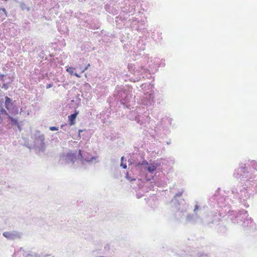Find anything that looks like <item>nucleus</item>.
<instances>
[{
    "label": "nucleus",
    "mask_w": 257,
    "mask_h": 257,
    "mask_svg": "<svg viewBox=\"0 0 257 257\" xmlns=\"http://www.w3.org/2000/svg\"><path fill=\"white\" fill-rule=\"evenodd\" d=\"M10 113H12L14 115H16L18 113V108L15 105H14L11 108L10 111H9Z\"/></svg>",
    "instance_id": "nucleus-12"
},
{
    "label": "nucleus",
    "mask_w": 257,
    "mask_h": 257,
    "mask_svg": "<svg viewBox=\"0 0 257 257\" xmlns=\"http://www.w3.org/2000/svg\"><path fill=\"white\" fill-rule=\"evenodd\" d=\"M198 208H199L198 205L196 204V205L195 206V208H194V212H196V211L198 209Z\"/></svg>",
    "instance_id": "nucleus-26"
},
{
    "label": "nucleus",
    "mask_w": 257,
    "mask_h": 257,
    "mask_svg": "<svg viewBox=\"0 0 257 257\" xmlns=\"http://www.w3.org/2000/svg\"><path fill=\"white\" fill-rule=\"evenodd\" d=\"M67 127L66 124H62L61 125V128H62L63 129L64 131H66V127Z\"/></svg>",
    "instance_id": "nucleus-24"
},
{
    "label": "nucleus",
    "mask_w": 257,
    "mask_h": 257,
    "mask_svg": "<svg viewBox=\"0 0 257 257\" xmlns=\"http://www.w3.org/2000/svg\"><path fill=\"white\" fill-rule=\"evenodd\" d=\"M90 66V64H88L87 66L85 67V68L84 69V70L82 71V72H84L86 70H87L88 68V67Z\"/></svg>",
    "instance_id": "nucleus-28"
},
{
    "label": "nucleus",
    "mask_w": 257,
    "mask_h": 257,
    "mask_svg": "<svg viewBox=\"0 0 257 257\" xmlns=\"http://www.w3.org/2000/svg\"><path fill=\"white\" fill-rule=\"evenodd\" d=\"M34 257H42V255L39 253L34 252Z\"/></svg>",
    "instance_id": "nucleus-25"
},
{
    "label": "nucleus",
    "mask_w": 257,
    "mask_h": 257,
    "mask_svg": "<svg viewBox=\"0 0 257 257\" xmlns=\"http://www.w3.org/2000/svg\"><path fill=\"white\" fill-rule=\"evenodd\" d=\"M157 169V165L153 164H149L146 170L150 173H154Z\"/></svg>",
    "instance_id": "nucleus-9"
},
{
    "label": "nucleus",
    "mask_w": 257,
    "mask_h": 257,
    "mask_svg": "<svg viewBox=\"0 0 257 257\" xmlns=\"http://www.w3.org/2000/svg\"><path fill=\"white\" fill-rule=\"evenodd\" d=\"M24 255H25V254H24ZM25 256L26 257H34V253H27V254H25Z\"/></svg>",
    "instance_id": "nucleus-23"
},
{
    "label": "nucleus",
    "mask_w": 257,
    "mask_h": 257,
    "mask_svg": "<svg viewBox=\"0 0 257 257\" xmlns=\"http://www.w3.org/2000/svg\"><path fill=\"white\" fill-rule=\"evenodd\" d=\"M53 85V83H50L49 84H48L47 85H46V89H49L50 88H51Z\"/></svg>",
    "instance_id": "nucleus-22"
},
{
    "label": "nucleus",
    "mask_w": 257,
    "mask_h": 257,
    "mask_svg": "<svg viewBox=\"0 0 257 257\" xmlns=\"http://www.w3.org/2000/svg\"><path fill=\"white\" fill-rule=\"evenodd\" d=\"M146 180L147 181H149L151 180V178H148L146 179Z\"/></svg>",
    "instance_id": "nucleus-34"
},
{
    "label": "nucleus",
    "mask_w": 257,
    "mask_h": 257,
    "mask_svg": "<svg viewBox=\"0 0 257 257\" xmlns=\"http://www.w3.org/2000/svg\"><path fill=\"white\" fill-rule=\"evenodd\" d=\"M3 235L8 240H14L21 238L23 233L16 230H13L4 232L3 233Z\"/></svg>",
    "instance_id": "nucleus-3"
},
{
    "label": "nucleus",
    "mask_w": 257,
    "mask_h": 257,
    "mask_svg": "<svg viewBox=\"0 0 257 257\" xmlns=\"http://www.w3.org/2000/svg\"><path fill=\"white\" fill-rule=\"evenodd\" d=\"M183 193V191H182L176 193L171 201V203L172 206H174L176 209H179L180 208L179 206L181 204H182L184 201L183 199H178L179 197H180L182 195Z\"/></svg>",
    "instance_id": "nucleus-4"
},
{
    "label": "nucleus",
    "mask_w": 257,
    "mask_h": 257,
    "mask_svg": "<svg viewBox=\"0 0 257 257\" xmlns=\"http://www.w3.org/2000/svg\"><path fill=\"white\" fill-rule=\"evenodd\" d=\"M0 11H2L3 12H4L6 16L8 17V13H7V11H6L5 8H0Z\"/></svg>",
    "instance_id": "nucleus-19"
},
{
    "label": "nucleus",
    "mask_w": 257,
    "mask_h": 257,
    "mask_svg": "<svg viewBox=\"0 0 257 257\" xmlns=\"http://www.w3.org/2000/svg\"><path fill=\"white\" fill-rule=\"evenodd\" d=\"M177 213H176V215H180V213H182V216H185V214H184V212H183L182 211L180 212L179 211H178V209H177ZM181 218H183V216H181Z\"/></svg>",
    "instance_id": "nucleus-21"
},
{
    "label": "nucleus",
    "mask_w": 257,
    "mask_h": 257,
    "mask_svg": "<svg viewBox=\"0 0 257 257\" xmlns=\"http://www.w3.org/2000/svg\"><path fill=\"white\" fill-rule=\"evenodd\" d=\"M74 75H75L77 77H80V75H79L77 73H75L74 74Z\"/></svg>",
    "instance_id": "nucleus-33"
},
{
    "label": "nucleus",
    "mask_w": 257,
    "mask_h": 257,
    "mask_svg": "<svg viewBox=\"0 0 257 257\" xmlns=\"http://www.w3.org/2000/svg\"><path fill=\"white\" fill-rule=\"evenodd\" d=\"M78 137H79V138H81L80 134V135H79V134H78Z\"/></svg>",
    "instance_id": "nucleus-35"
},
{
    "label": "nucleus",
    "mask_w": 257,
    "mask_h": 257,
    "mask_svg": "<svg viewBox=\"0 0 257 257\" xmlns=\"http://www.w3.org/2000/svg\"><path fill=\"white\" fill-rule=\"evenodd\" d=\"M77 159L80 160L82 165L84 164L86 158H84L82 154V151L81 150H78V153L77 155Z\"/></svg>",
    "instance_id": "nucleus-10"
},
{
    "label": "nucleus",
    "mask_w": 257,
    "mask_h": 257,
    "mask_svg": "<svg viewBox=\"0 0 257 257\" xmlns=\"http://www.w3.org/2000/svg\"><path fill=\"white\" fill-rule=\"evenodd\" d=\"M125 178L128 181H130V182H132L135 180H136V178H132L130 175H129V173H126L125 174Z\"/></svg>",
    "instance_id": "nucleus-14"
},
{
    "label": "nucleus",
    "mask_w": 257,
    "mask_h": 257,
    "mask_svg": "<svg viewBox=\"0 0 257 257\" xmlns=\"http://www.w3.org/2000/svg\"><path fill=\"white\" fill-rule=\"evenodd\" d=\"M78 114V112L75 110L74 113L68 116V118L70 125H73L75 124V119Z\"/></svg>",
    "instance_id": "nucleus-8"
},
{
    "label": "nucleus",
    "mask_w": 257,
    "mask_h": 257,
    "mask_svg": "<svg viewBox=\"0 0 257 257\" xmlns=\"http://www.w3.org/2000/svg\"><path fill=\"white\" fill-rule=\"evenodd\" d=\"M77 160V155L73 153H68L65 157V160L67 164L73 165Z\"/></svg>",
    "instance_id": "nucleus-5"
},
{
    "label": "nucleus",
    "mask_w": 257,
    "mask_h": 257,
    "mask_svg": "<svg viewBox=\"0 0 257 257\" xmlns=\"http://www.w3.org/2000/svg\"><path fill=\"white\" fill-rule=\"evenodd\" d=\"M20 7L22 10L24 11L27 10V11H29L30 10V7H28L25 3H22L20 5Z\"/></svg>",
    "instance_id": "nucleus-13"
},
{
    "label": "nucleus",
    "mask_w": 257,
    "mask_h": 257,
    "mask_svg": "<svg viewBox=\"0 0 257 257\" xmlns=\"http://www.w3.org/2000/svg\"><path fill=\"white\" fill-rule=\"evenodd\" d=\"M95 157H92L90 159L86 158L85 162H87L88 163L90 164L92 163L93 161L95 160Z\"/></svg>",
    "instance_id": "nucleus-16"
},
{
    "label": "nucleus",
    "mask_w": 257,
    "mask_h": 257,
    "mask_svg": "<svg viewBox=\"0 0 257 257\" xmlns=\"http://www.w3.org/2000/svg\"><path fill=\"white\" fill-rule=\"evenodd\" d=\"M4 76L5 75L4 74H1L0 75V80H3Z\"/></svg>",
    "instance_id": "nucleus-29"
},
{
    "label": "nucleus",
    "mask_w": 257,
    "mask_h": 257,
    "mask_svg": "<svg viewBox=\"0 0 257 257\" xmlns=\"http://www.w3.org/2000/svg\"><path fill=\"white\" fill-rule=\"evenodd\" d=\"M49 130L51 131H58V127H56V126H50L49 127Z\"/></svg>",
    "instance_id": "nucleus-17"
},
{
    "label": "nucleus",
    "mask_w": 257,
    "mask_h": 257,
    "mask_svg": "<svg viewBox=\"0 0 257 257\" xmlns=\"http://www.w3.org/2000/svg\"><path fill=\"white\" fill-rule=\"evenodd\" d=\"M5 98V106L8 111H10L11 108L14 105L13 102V100L8 96H6Z\"/></svg>",
    "instance_id": "nucleus-6"
},
{
    "label": "nucleus",
    "mask_w": 257,
    "mask_h": 257,
    "mask_svg": "<svg viewBox=\"0 0 257 257\" xmlns=\"http://www.w3.org/2000/svg\"><path fill=\"white\" fill-rule=\"evenodd\" d=\"M4 103L3 100H0V124L3 122V118L1 116V115H6L7 118L11 120V123L12 125L18 126L19 122L18 119L12 117L8 113L7 110L3 108Z\"/></svg>",
    "instance_id": "nucleus-2"
},
{
    "label": "nucleus",
    "mask_w": 257,
    "mask_h": 257,
    "mask_svg": "<svg viewBox=\"0 0 257 257\" xmlns=\"http://www.w3.org/2000/svg\"><path fill=\"white\" fill-rule=\"evenodd\" d=\"M195 216L194 215L189 214L186 216V221L188 222H192L194 221Z\"/></svg>",
    "instance_id": "nucleus-11"
},
{
    "label": "nucleus",
    "mask_w": 257,
    "mask_h": 257,
    "mask_svg": "<svg viewBox=\"0 0 257 257\" xmlns=\"http://www.w3.org/2000/svg\"><path fill=\"white\" fill-rule=\"evenodd\" d=\"M124 158V156L121 157V158L120 159L121 162H123Z\"/></svg>",
    "instance_id": "nucleus-32"
},
{
    "label": "nucleus",
    "mask_w": 257,
    "mask_h": 257,
    "mask_svg": "<svg viewBox=\"0 0 257 257\" xmlns=\"http://www.w3.org/2000/svg\"><path fill=\"white\" fill-rule=\"evenodd\" d=\"M17 126L18 127V129H19V131H20V132H21V131L22 128H21V127L20 126V125L19 124V125H18V126Z\"/></svg>",
    "instance_id": "nucleus-31"
},
{
    "label": "nucleus",
    "mask_w": 257,
    "mask_h": 257,
    "mask_svg": "<svg viewBox=\"0 0 257 257\" xmlns=\"http://www.w3.org/2000/svg\"><path fill=\"white\" fill-rule=\"evenodd\" d=\"M120 166L123 168V169H126L127 168V165L125 163L124 164L123 162H121Z\"/></svg>",
    "instance_id": "nucleus-20"
},
{
    "label": "nucleus",
    "mask_w": 257,
    "mask_h": 257,
    "mask_svg": "<svg viewBox=\"0 0 257 257\" xmlns=\"http://www.w3.org/2000/svg\"><path fill=\"white\" fill-rule=\"evenodd\" d=\"M34 143L36 149L38 151V154L41 155V153H43L46 149L44 143L45 136L40 131L37 130L34 134Z\"/></svg>",
    "instance_id": "nucleus-1"
},
{
    "label": "nucleus",
    "mask_w": 257,
    "mask_h": 257,
    "mask_svg": "<svg viewBox=\"0 0 257 257\" xmlns=\"http://www.w3.org/2000/svg\"><path fill=\"white\" fill-rule=\"evenodd\" d=\"M44 257H54V256L51 255V254L42 255Z\"/></svg>",
    "instance_id": "nucleus-27"
},
{
    "label": "nucleus",
    "mask_w": 257,
    "mask_h": 257,
    "mask_svg": "<svg viewBox=\"0 0 257 257\" xmlns=\"http://www.w3.org/2000/svg\"><path fill=\"white\" fill-rule=\"evenodd\" d=\"M128 166L130 167L131 165L134 164L135 165H136V163L137 162H136L135 161H134L133 162L132 160H128ZM135 167L136 168V166H135Z\"/></svg>",
    "instance_id": "nucleus-18"
},
{
    "label": "nucleus",
    "mask_w": 257,
    "mask_h": 257,
    "mask_svg": "<svg viewBox=\"0 0 257 257\" xmlns=\"http://www.w3.org/2000/svg\"><path fill=\"white\" fill-rule=\"evenodd\" d=\"M74 68L72 67H68L66 68L67 71L70 73L71 75H72L74 73Z\"/></svg>",
    "instance_id": "nucleus-15"
},
{
    "label": "nucleus",
    "mask_w": 257,
    "mask_h": 257,
    "mask_svg": "<svg viewBox=\"0 0 257 257\" xmlns=\"http://www.w3.org/2000/svg\"><path fill=\"white\" fill-rule=\"evenodd\" d=\"M84 131H85V130H78V134H79V135H80V133H82V132H83Z\"/></svg>",
    "instance_id": "nucleus-30"
},
{
    "label": "nucleus",
    "mask_w": 257,
    "mask_h": 257,
    "mask_svg": "<svg viewBox=\"0 0 257 257\" xmlns=\"http://www.w3.org/2000/svg\"><path fill=\"white\" fill-rule=\"evenodd\" d=\"M149 165V163L146 160H143V161L141 162H137V163L136 164V168L137 169H142V168H144L145 169H147V167Z\"/></svg>",
    "instance_id": "nucleus-7"
}]
</instances>
